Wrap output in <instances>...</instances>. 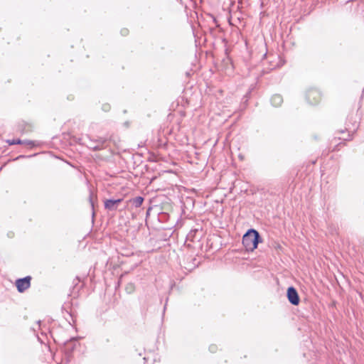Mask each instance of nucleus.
<instances>
[{
    "mask_svg": "<svg viewBox=\"0 0 364 364\" xmlns=\"http://www.w3.org/2000/svg\"><path fill=\"white\" fill-rule=\"evenodd\" d=\"M287 298L289 301L293 305H298L299 304V296L296 290L293 287H290L287 289Z\"/></svg>",
    "mask_w": 364,
    "mask_h": 364,
    "instance_id": "nucleus-4",
    "label": "nucleus"
},
{
    "mask_svg": "<svg viewBox=\"0 0 364 364\" xmlns=\"http://www.w3.org/2000/svg\"><path fill=\"white\" fill-rule=\"evenodd\" d=\"M130 201L132 203V204L136 208H139L142 205L143 201H144V198L141 196H138V197H136V198L130 200Z\"/></svg>",
    "mask_w": 364,
    "mask_h": 364,
    "instance_id": "nucleus-8",
    "label": "nucleus"
},
{
    "mask_svg": "<svg viewBox=\"0 0 364 364\" xmlns=\"http://www.w3.org/2000/svg\"><path fill=\"white\" fill-rule=\"evenodd\" d=\"M9 144L10 145H14V144H21V140L20 139H13L11 141H9Z\"/></svg>",
    "mask_w": 364,
    "mask_h": 364,
    "instance_id": "nucleus-10",
    "label": "nucleus"
},
{
    "mask_svg": "<svg viewBox=\"0 0 364 364\" xmlns=\"http://www.w3.org/2000/svg\"><path fill=\"white\" fill-rule=\"evenodd\" d=\"M123 201L122 198L118 199H107L104 201V205L105 210L107 211H116L119 210V206ZM125 208L119 209V210H123Z\"/></svg>",
    "mask_w": 364,
    "mask_h": 364,
    "instance_id": "nucleus-2",
    "label": "nucleus"
},
{
    "mask_svg": "<svg viewBox=\"0 0 364 364\" xmlns=\"http://www.w3.org/2000/svg\"><path fill=\"white\" fill-rule=\"evenodd\" d=\"M272 105L274 107L280 106L283 102V98L280 95H274L271 98Z\"/></svg>",
    "mask_w": 364,
    "mask_h": 364,
    "instance_id": "nucleus-6",
    "label": "nucleus"
},
{
    "mask_svg": "<svg viewBox=\"0 0 364 364\" xmlns=\"http://www.w3.org/2000/svg\"><path fill=\"white\" fill-rule=\"evenodd\" d=\"M14 236V233L12 232H10L8 233V237H12Z\"/></svg>",
    "mask_w": 364,
    "mask_h": 364,
    "instance_id": "nucleus-14",
    "label": "nucleus"
},
{
    "mask_svg": "<svg viewBox=\"0 0 364 364\" xmlns=\"http://www.w3.org/2000/svg\"><path fill=\"white\" fill-rule=\"evenodd\" d=\"M306 99L311 105L317 104L321 100V95L316 90H311L307 92Z\"/></svg>",
    "mask_w": 364,
    "mask_h": 364,
    "instance_id": "nucleus-5",
    "label": "nucleus"
},
{
    "mask_svg": "<svg viewBox=\"0 0 364 364\" xmlns=\"http://www.w3.org/2000/svg\"><path fill=\"white\" fill-rule=\"evenodd\" d=\"M128 33H129V31L127 28H123L121 30V34L122 36H127L128 34Z\"/></svg>",
    "mask_w": 364,
    "mask_h": 364,
    "instance_id": "nucleus-12",
    "label": "nucleus"
},
{
    "mask_svg": "<svg viewBox=\"0 0 364 364\" xmlns=\"http://www.w3.org/2000/svg\"><path fill=\"white\" fill-rule=\"evenodd\" d=\"M150 210H151V208H149V209H148V210H147V212H146V215H149V211H150Z\"/></svg>",
    "mask_w": 364,
    "mask_h": 364,
    "instance_id": "nucleus-15",
    "label": "nucleus"
},
{
    "mask_svg": "<svg viewBox=\"0 0 364 364\" xmlns=\"http://www.w3.org/2000/svg\"><path fill=\"white\" fill-rule=\"evenodd\" d=\"M21 144H25L27 146H33L35 145V143L33 141L24 140V141H21Z\"/></svg>",
    "mask_w": 364,
    "mask_h": 364,
    "instance_id": "nucleus-9",
    "label": "nucleus"
},
{
    "mask_svg": "<svg viewBox=\"0 0 364 364\" xmlns=\"http://www.w3.org/2000/svg\"><path fill=\"white\" fill-rule=\"evenodd\" d=\"M89 201L92 209V217H94L95 214L94 208L95 202L97 201V195L92 191H90Z\"/></svg>",
    "mask_w": 364,
    "mask_h": 364,
    "instance_id": "nucleus-7",
    "label": "nucleus"
},
{
    "mask_svg": "<svg viewBox=\"0 0 364 364\" xmlns=\"http://www.w3.org/2000/svg\"><path fill=\"white\" fill-rule=\"evenodd\" d=\"M209 350L212 352V353H214L217 350V346L215 345H211L209 347Z\"/></svg>",
    "mask_w": 364,
    "mask_h": 364,
    "instance_id": "nucleus-11",
    "label": "nucleus"
},
{
    "mask_svg": "<svg viewBox=\"0 0 364 364\" xmlns=\"http://www.w3.org/2000/svg\"><path fill=\"white\" fill-rule=\"evenodd\" d=\"M31 277L28 276L16 280V285L19 292H23L25 290L29 288L31 285Z\"/></svg>",
    "mask_w": 364,
    "mask_h": 364,
    "instance_id": "nucleus-3",
    "label": "nucleus"
},
{
    "mask_svg": "<svg viewBox=\"0 0 364 364\" xmlns=\"http://www.w3.org/2000/svg\"><path fill=\"white\" fill-rule=\"evenodd\" d=\"M260 236L259 232L254 230H249L242 237V244L247 250L252 251L257 247Z\"/></svg>",
    "mask_w": 364,
    "mask_h": 364,
    "instance_id": "nucleus-1",
    "label": "nucleus"
},
{
    "mask_svg": "<svg viewBox=\"0 0 364 364\" xmlns=\"http://www.w3.org/2000/svg\"><path fill=\"white\" fill-rule=\"evenodd\" d=\"M102 109H103V110H105V112H107V111H109V109H110V106H109V105H108V104L104 105L102 106Z\"/></svg>",
    "mask_w": 364,
    "mask_h": 364,
    "instance_id": "nucleus-13",
    "label": "nucleus"
}]
</instances>
